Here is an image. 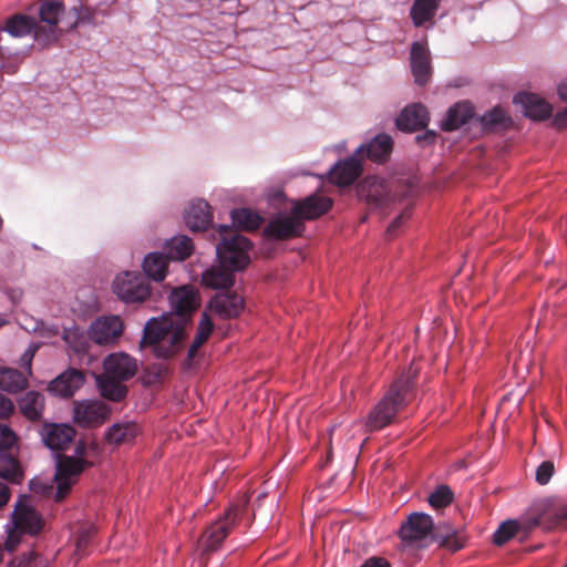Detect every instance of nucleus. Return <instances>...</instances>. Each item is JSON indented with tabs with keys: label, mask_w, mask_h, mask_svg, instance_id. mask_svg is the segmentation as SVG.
Instances as JSON below:
<instances>
[{
	"label": "nucleus",
	"mask_w": 567,
	"mask_h": 567,
	"mask_svg": "<svg viewBox=\"0 0 567 567\" xmlns=\"http://www.w3.org/2000/svg\"><path fill=\"white\" fill-rule=\"evenodd\" d=\"M422 367L413 362L409 370L396 378L384 396L369 412L364 420L368 432H375L390 425L398 413L414 398V379Z\"/></svg>",
	"instance_id": "1"
},
{
	"label": "nucleus",
	"mask_w": 567,
	"mask_h": 567,
	"mask_svg": "<svg viewBox=\"0 0 567 567\" xmlns=\"http://www.w3.org/2000/svg\"><path fill=\"white\" fill-rule=\"evenodd\" d=\"M185 338V320L174 322L172 318H152L144 327L140 347H152L156 358L171 359L179 352Z\"/></svg>",
	"instance_id": "2"
},
{
	"label": "nucleus",
	"mask_w": 567,
	"mask_h": 567,
	"mask_svg": "<svg viewBox=\"0 0 567 567\" xmlns=\"http://www.w3.org/2000/svg\"><path fill=\"white\" fill-rule=\"evenodd\" d=\"M217 231L220 241L216 246V254L220 265L235 271L245 269L250 261V240L227 225H220Z\"/></svg>",
	"instance_id": "3"
},
{
	"label": "nucleus",
	"mask_w": 567,
	"mask_h": 567,
	"mask_svg": "<svg viewBox=\"0 0 567 567\" xmlns=\"http://www.w3.org/2000/svg\"><path fill=\"white\" fill-rule=\"evenodd\" d=\"M13 529L9 532L4 548L13 551L21 542L23 535H38L44 525L41 515L33 508L32 499L28 495H21L16 503L12 513Z\"/></svg>",
	"instance_id": "4"
},
{
	"label": "nucleus",
	"mask_w": 567,
	"mask_h": 567,
	"mask_svg": "<svg viewBox=\"0 0 567 567\" xmlns=\"http://www.w3.org/2000/svg\"><path fill=\"white\" fill-rule=\"evenodd\" d=\"M84 450V444L80 443L75 449L79 456H68L64 454L56 456V472L54 475L56 488L53 494L55 502H62L70 494L72 486L78 482L83 471L92 466L91 462L80 457Z\"/></svg>",
	"instance_id": "5"
},
{
	"label": "nucleus",
	"mask_w": 567,
	"mask_h": 567,
	"mask_svg": "<svg viewBox=\"0 0 567 567\" xmlns=\"http://www.w3.org/2000/svg\"><path fill=\"white\" fill-rule=\"evenodd\" d=\"M247 504L248 499L230 504L225 513L205 529L200 538L205 553L215 551L220 547L247 511Z\"/></svg>",
	"instance_id": "6"
},
{
	"label": "nucleus",
	"mask_w": 567,
	"mask_h": 567,
	"mask_svg": "<svg viewBox=\"0 0 567 567\" xmlns=\"http://www.w3.org/2000/svg\"><path fill=\"white\" fill-rule=\"evenodd\" d=\"M18 437L6 424H0V477L20 484L24 477L18 460Z\"/></svg>",
	"instance_id": "7"
},
{
	"label": "nucleus",
	"mask_w": 567,
	"mask_h": 567,
	"mask_svg": "<svg viewBox=\"0 0 567 567\" xmlns=\"http://www.w3.org/2000/svg\"><path fill=\"white\" fill-rule=\"evenodd\" d=\"M113 291L125 302H142L150 297L151 285L145 275L126 271L115 278Z\"/></svg>",
	"instance_id": "8"
},
{
	"label": "nucleus",
	"mask_w": 567,
	"mask_h": 567,
	"mask_svg": "<svg viewBox=\"0 0 567 567\" xmlns=\"http://www.w3.org/2000/svg\"><path fill=\"white\" fill-rule=\"evenodd\" d=\"M396 536L401 542V548L414 550L423 547L425 540V513H410L401 523L396 530Z\"/></svg>",
	"instance_id": "9"
},
{
	"label": "nucleus",
	"mask_w": 567,
	"mask_h": 567,
	"mask_svg": "<svg viewBox=\"0 0 567 567\" xmlns=\"http://www.w3.org/2000/svg\"><path fill=\"white\" fill-rule=\"evenodd\" d=\"M172 312L162 318H172L174 322L185 320V328L190 322L193 312L198 307V300L194 289L189 287H181L174 290L169 296Z\"/></svg>",
	"instance_id": "10"
},
{
	"label": "nucleus",
	"mask_w": 567,
	"mask_h": 567,
	"mask_svg": "<svg viewBox=\"0 0 567 567\" xmlns=\"http://www.w3.org/2000/svg\"><path fill=\"white\" fill-rule=\"evenodd\" d=\"M110 412L109 406L102 401H75L73 419L80 426L94 427L101 425L109 417Z\"/></svg>",
	"instance_id": "11"
},
{
	"label": "nucleus",
	"mask_w": 567,
	"mask_h": 567,
	"mask_svg": "<svg viewBox=\"0 0 567 567\" xmlns=\"http://www.w3.org/2000/svg\"><path fill=\"white\" fill-rule=\"evenodd\" d=\"M427 543H435L437 547L445 548L452 553L464 547L463 537L447 523L434 524L433 518L427 515Z\"/></svg>",
	"instance_id": "12"
},
{
	"label": "nucleus",
	"mask_w": 567,
	"mask_h": 567,
	"mask_svg": "<svg viewBox=\"0 0 567 567\" xmlns=\"http://www.w3.org/2000/svg\"><path fill=\"white\" fill-rule=\"evenodd\" d=\"M123 322L118 316H109L96 319L89 329L93 342L101 346L112 344L123 333Z\"/></svg>",
	"instance_id": "13"
},
{
	"label": "nucleus",
	"mask_w": 567,
	"mask_h": 567,
	"mask_svg": "<svg viewBox=\"0 0 567 567\" xmlns=\"http://www.w3.org/2000/svg\"><path fill=\"white\" fill-rule=\"evenodd\" d=\"M303 230V223L291 209L289 215L279 216L270 220L265 228V234L274 239L286 240L300 236Z\"/></svg>",
	"instance_id": "14"
},
{
	"label": "nucleus",
	"mask_w": 567,
	"mask_h": 567,
	"mask_svg": "<svg viewBox=\"0 0 567 567\" xmlns=\"http://www.w3.org/2000/svg\"><path fill=\"white\" fill-rule=\"evenodd\" d=\"M209 311L220 319H234L239 317L245 308V301L236 292L221 291L216 293L208 305Z\"/></svg>",
	"instance_id": "15"
},
{
	"label": "nucleus",
	"mask_w": 567,
	"mask_h": 567,
	"mask_svg": "<svg viewBox=\"0 0 567 567\" xmlns=\"http://www.w3.org/2000/svg\"><path fill=\"white\" fill-rule=\"evenodd\" d=\"M393 138L385 133L378 134L367 144H362L355 152L361 158H368L371 162L383 164L389 161L393 151Z\"/></svg>",
	"instance_id": "16"
},
{
	"label": "nucleus",
	"mask_w": 567,
	"mask_h": 567,
	"mask_svg": "<svg viewBox=\"0 0 567 567\" xmlns=\"http://www.w3.org/2000/svg\"><path fill=\"white\" fill-rule=\"evenodd\" d=\"M332 205L333 202L330 197L312 194L296 202L292 209L303 223L305 219H316L324 215L331 209Z\"/></svg>",
	"instance_id": "17"
},
{
	"label": "nucleus",
	"mask_w": 567,
	"mask_h": 567,
	"mask_svg": "<svg viewBox=\"0 0 567 567\" xmlns=\"http://www.w3.org/2000/svg\"><path fill=\"white\" fill-rule=\"evenodd\" d=\"M104 374L112 379L127 381L137 372L136 360L126 353H112L104 360Z\"/></svg>",
	"instance_id": "18"
},
{
	"label": "nucleus",
	"mask_w": 567,
	"mask_h": 567,
	"mask_svg": "<svg viewBox=\"0 0 567 567\" xmlns=\"http://www.w3.org/2000/svg\"><path fill=\"white\" fill-rule=\"evenodd\" d=\"M514 103L520 105L523 114L535 121L550 117L553 107L543 97L535 93L519 92L514 96Z\"/></svg>",
	"instance_id": "19"
},
{
	"label": "nucleus",
	"mask_w": 567,
	"mask_h": 567,
	"mask_svg": "<svg viewBox=\"0 0 567 567\" xmlns=\"http://www.w3.org/2000/svg\"><path fill=\"white\" fill-rule=\"evenodd\" d=\"M184 220L192 231H204L213 224V212L210 205L204 199H196L189 203L185 209Z\"/></svg>",
	"instance_id": "20"
},
{
	"label": "nucleus",
	"mask_w": 567,
	"mask_h": 567,
	"mask_svg": "<svg viewBox=\"0 0 567 567\" xmlns=\"http://www.w3.org/2000/svg\"><path fill=\"white\" fill-rule=\"evenodd\" d=\"M84 381V373L71 368L52 380L48 390L54 395L71 398L83 385Z\"/></svg>",
	"instance_id": "21"
},
{
	"label": "nucleus",
	"mask_w": 567,
	"mask_h": 567,
	"mask_svg": "<svg viewBox=\"0 0 567 567\" xmlns=\"http://www.w3.org/2000/svg\"><path fill=\"white\" fill-rule=\"evenodd\" d=\"M360 196L373 207H384L391 198L388 183L379 177H367L360 186Z\"/></svg>",
	"instance_id": "22"
},
{
	"label": "nucleus",
	"mask_w": 567,
	"mask_h": 567,
	"mask_svg": "<svg viewBox=\"0 0 567 567\" xmlns=\"http://www.w3.org/2000/svg\"><path fill=\"white\" fill-rule=\"evenodd\" d=\"M41 435L48 447L62 451L72 443L75 430L68 424H45L42 427Z\"/></svg>",
	"instance_id": "23"
},
{
	"label": "nucleus",
	"mask_w": 567,
	"mask_h": 567,
	"mask_svg": "<svg viewBox=\"0 0 567 567\" xmlns=\"http://www.w3.org/2000/svg\"><path fill=\"white\" fill-rule=\"evenodd\" d=\"M361 173L360 161L351 156L334 164L329 172V181L338 186H349L357 181Z\"/></svg>",
	"instance_id": "24"
},
{
	"label": "nucleus",
	"mask_w": 567,
	"mask_h": 567,
	"mask_svg": "<svg viewBox=\"0 0 567 567\" xmlns=\"http://www.w3.org/2000/svg\"><path fill=\"white\" fill-rule=\"evenodd\" d=\"M396 127L403 132H415L425 127V109L421 103L405 106L395 120Z\"/></svg>",
	"instance_id": "25"
},
{
	"label": "nucleus",
	"mask_w": 567,
	"mask_h": 567,
	"mask_svg": "<svg viewBox=\"0 0 567 567\" xmlns=\"http://www.w3.org/2000/svg\"><path fill=\"white\" fill-rule=\"evenodd\" d=\"M540 524V519L534 518L528 523V526H525L524 523L517 519H509L503 522L498 528L495 530L493 535L494 544L501 546L506 544L508 540L515 537H523L527 534V532L537 525Z\"/></svg>",
	"instance_id": "26"
},
{
	"label": "nucleus",
	"mask_w": 567,
	"mask_h": 567,
	"mask_svg": "<svg viewBox=\"0 0 567 567\" xmlns=\"http://www.w3.org/2000/svg\"><path fill=\"white\" fill-rule=\"evenodd\" d=\"M474 117V107L470 102H457L451 106L442 122L441 128L445 132L458 130Z\"/></svg>",
	"instance_id": "27"
},
{
	"label": "nucleus",
	"mask_w": 567,
	"mask_h": 567,
	"mask_svg": "<svg viewBox=\"0 0 567 567\" xmlns=\"http://www.w3.org/2000/svg\"><path fill=\"white\" fill-rule=\"evenodd\" d=\"M29 385L28 377L23 371L14 368L0 367V389L9 393H18Z\"/></svg>",
	"instance_id": "28"
},
{
	"label": "nucleus",
	"mask_w": 567,
	"mask_h": 567,
	"mask_svg": "<svg viewBox=\"0 0 567 567\" xmlns=\"http://www.w3.org/2000/svg\"><path fill=\"white\" fill-rule=\"evenodd\" d=\"M234 271L220 265L218 268L206 270L202 281L206 287L213 289H229L235 282Z\"/></svg>",
	"instance_id": "29"
},
{
	"label": "nucleus",
	"mask_w": 567,
	"mask_h": 567,
	"mask_svg": "<svg viewBox=\"0 0 567 567\" xmlns=\"http://www.w3.org/2000/svg\"><path fill=\"white\" fill-rule=\"evenodd\" d=\"M484 131L493 132L497 130H507L512 125V118L501 106H495L480 117Z\"/></svg>",
	"instance_id": "30"
},
{
	"label": "nucleus",
	"mask_w": 567,
	"mask_h": 567,
	"mask_svg": "<svg viewBox=\"0 0 567 567\" xmlns=\"http://www.w3.org/2000/svg\"><path fill=\"white\" fill-rule=\"evenodd\" d=\"M167 255L152 252L144 258L143 270L147 278L161 281L165 278L168 265Z\"/></svg>",
	"instance_id": "31"
},
{
	"label": "nucleus",
	"mask_w": 567,
	"mask_h": 567,
	"mask_svg": "<svg viewBox=\"0 0 567 567\" xmlns=\"http://www.w3.org/2000/svg\"><path fill=\"white\" fill-rule=\"evenodd\" d=\"M410 65L415 83L420 86L425 85V44L422 41L412 44Z\"/></svg>",
	"instance_id": "32"
},
{
	"label": "nucleus",
	"mask_w": 567,
	"mask_h": 567,
	"mask_svg": "<svg viewBox=\"0 0 567 567\" xmlns=\"http://www.w3.org/2000/svg\"><path fill=\"white\" fill-rule=\"evenodd\" d=\"M19 405L22 414L27 419L38 421L41 419L44 410V396L40 392H27L20 400Z\"/></svg>",
	"instance_id": "33"
},
{
	"label": "nucleus",
	"mask_w": 567,
	"mask_h": 567,
	"mask_svg": "<svg viewBox=\"0 0 567 567\" xmlns=\"http://www.w3.org/2000/svg\"><path fill=\"white\" fill-rule=\"evenodd\" d=\"M214 330V323L210 316L204 312L198 323L196 336L187 352V362L190 363L197 355L198 349L208 340Z\"/></svg>",
	"instance_id": "34"
},
{
	"label": "nucleus",
	"mask_w": 567,
	"mask_h": 567,
	"mask_svg": "<svg viewBox=\"0 0 567 567\" xmlns=\"http://www.w3.org/2000/svg\"><path fill=\"white\" fill-rule=\"evenodd\" d=\"M38 23L34 18L25 14H14L7 20L6 31L12 37L22 38L37 30Z\"/></svg>",
	"instance_id": "35"
},
{
	"label": "nucleus",
	"mask_w": 567,
	"mask_h": 567,
	"mask_svg": "<svg viewBox=\"0 0 567 567\" xmlns=\"http://www.w3.org/2000/svg\"><path fill=\"white\" fill-rule=\"evenodd\" d=\"M166 255L172 260H185L194 249L193 241L189 237L181 235L169 239L166 245Z\"/></svg>",
	"instance_id": "36"
},
{
	"label": "nucleus",
	"mask_w": 567,
	"mask_h": 567,
	"mask_svg": "<svg viewBox=\"0 0 567 567\" xmlns=\"http://www.w3.org/2000/svg\"><path fill=\"white\" fill-rule=\"evenodd\" d=\"M454 502V492L447 484H437L427 493V505L434 511H443Z\"/></svg>",
	"instance_id": "37"
},
{
	"label": "nucleus",
	"mask_w": 567,
	"mask_h": 567,
	"mask_svg": "<svg viewBox=\"0 0 567 567\" xmlns=\"http://www.w3.org/2000/svg\"><path fill=\"white\" fill-rule=\"evenodd\" d=\"M137 433L136 424L134 423H116L113 424L105 434V440L110 444L120 445L132 441Z\"/></svg>",
	"instance_id": "38"
},
{
	"label": "nucleus",
	"mask_w": 567,
	"mask_h": 567,
	"mask_svg": "<svg viewBox=\"0 0 567 567\" xmlns=\"http://www.w3.org/2000/svg\"><path fill=\"white\" fill-rule=\"evenodd\" d=\"M233 224L243 230H256L262 223V217L249 208L233 209Z\"/></svg>",
	"instance_id": "39"
},
{
	"label": "nucleus",
	"mask_w": 567,
	"mask_h": 567,
	"mask_svg": "<svg viewBox=\"0 0 567 567\" xmlns=\"http://www.w3.org/2000/svg\"><path fill=\"white\" fill-rule=\"evenodd\" d=\"M122 380L112 379L103 374L100 379V390L104 398L118 402L126 396L127 389Z\"/></svg>",
	"instance_id": "40"
},
{
	"label": "nucleus",
	"mask_w": 567,
	"mask_h": 567,
	"mask_svg": "<svg viewBox=\"0 0 567 567\" xmlns=\"http://www.w3.org/2000/svg\"><path fill=\"white\" fill-rule=\"evenodd\" d=\"M64 12L65 7L61 0H44L39 10L41 21L50 25H56Z\"/></svg>",
	"instance_id": "41"
},
{
	"label": "nucleus",
	"mask_w": 567,
	"mask_h": 567,
	"mask_svg": "<svg viewBox=\"0 0 567 567\" xmlns=\"http://www.w3.org/2000/svg\"><path fill=\"white\" fill-rule=\"evenodd\" d=\"M95 535V529L93 527L83 528L78 533L76 540H75V547H76V554L80 557H83L86 555L85 550L91 544L93 537Z\"/></svg>",
	"instance_id": "42"
},
{
	"label": "nucleus",
	"mask_w": 567,
	"mask_h": 567,
	"mask_svg": "<svg viewBox=\"0 0 567 567\" xmlns=\"http://www.w3.org/2000/svg\"><path fill=\"white\" fill-rule=\"evenodd\" d=\"M9 567H44L43 559L34 551L23 554L21 557L13 559Z\"/></svg>",
	"instance_id": "43"
},
{
	"label": "nucleus",
	"mask_w": 567,
	"mask_h": 567,
	"mask_svg": "<svg viewBox=\"0 0 567 567\" xmlns=\"http://www.w3.org/2000/svg\"><path fill=\"white\" fill-rule=\"evenodd\" d=\"M555 473V465L551 461H543L536 468L535 481L539 485H546Z\"/></svg>",
	"instance_id": "44"
},
{
	"label": "nucleus",
	"mask_w": 567,
	"mask_h": 567,
	"mask_svg": "<svg viewBox=\"0 0 567 567\" xmlns=\"http://www.w3.org/2000/svg\"><path fill=\"white\" fill-rule=\"evenodd\" d=\"M548 516L551 519L549 527L567 528V504L554 508Z\"/></svg>",
	"instance_id": "45"
},
{
	"label": "nucleus",
	"mask_w": 567,
	"mask_h": 567,
	"mask_svg": "<svg viewBox=\"0 0 567 567\" xmlns=\"http://www.w3.org/2000/svg\"><path fill=\"white\" fill-rule=\"evenodd\" d=\"M411 18L416 27L425 23V0H415L411 9Z\"/></svg>",
	"instance_id": "46"
},
{
	"label": "nucleus",
	"mask_w": 567,
	"mask_h": 567,
	"mask_svg": "<svg viewBox=\"0 0 567 567\" xmlns=\"http://www.w3.org/2000/svg\"><path fill=\"white\" fill-rule=\"evenodd\" d=\"M14 411L13 402L4 394L0 393V419L9 417Z\"/></svg>",
	"instance_id": "47"
},
{
	"label": "nucleus",
	"mask_w": 567,
	"mask_h": 567,
	"mask_svg": "<svg viewBox=\"0 0 567 567\" xmlns=\"http://www.w3.org/2000/svg\"><path fill=\"white\" fill-rule=\"evenodd\" d=\"M360 567H391V564L384 557L372 556L364 560V563Z\"/></svg>",
	"instance_id": "48"
},
{
	"label": "nucleus",
	"mask_w": 567,
	"mask_h": 567,
	"mask_svg": "<svg viewBox=\"0 0 567 567\" xmlns=\"http://www.w3.org/2000/svg\"><path fill=\"white\" fill-rule=\"evenodd\" d=\"M33 357H34V351L30 350V349L27 350L21 357V364L24 368L23 372L27 374V377L31 375V373H32L31 364H32Z\"/></svg>",
	"instance_id": "49"
},
{
	"label": "nucleus",
	"mask_w": 567,
	"mask_h": 567,
	"mask_svg": "<svg viewBox=\"0 0 567 567\" xmlns=\"http://www.w3.org/2000/svg\"><path fill=\"white\" fill-rule=\"evenodd\" d=\"M409 216L408 212H404L402 215L398 216L388 227L386 236L392 238L395 234V230L401 226L404 218Z\"/></svg>",
	"instance_id": "50"
},
{
	"label": "nucleus",
	"mask_w": 567,
	"mask_h": 567,
	"mask_svg": "<svg viewBox=\"0 0 567 567\" xmlns=\"http://www.w3.org/2000/svg\"><path fill=\"white\" fill-rule=\"evenodd\" d=\"M409 216L408 212H404L402 215L398 216L388 227L386 236L392 238L395 234V230L401 226L404 218Z\"/></svg>",
	"instance_id": "51"
},
{
	"label": "nucleus",
	"mask_w": 567,
	"mask_h": 567,
	"mask_svg": "<svg viewBox=\"0 0 567 567\" xmlns=\"http://www.w3.org/2000/svg\"><path fill=\"white\" fill-rule=\"evenodd\" d=\"M553 124L557 127V128H566L567 127V109H565L564 111L561 112H558L554 118H553Z\"/></svg>",
	"instance_id": "52"
},
{
	"label": "nucleus",
	"mask_w": 567,
	"mask_h": 567,
	"mask_svg": "<svg viewBox=\"0 0 567 567\" xmlns=\"http://www.w3.org/2000/svg\"><path fill=\"white\" fill-rule=\"evenodd\" d=\"M441 0H427V24H432V19L440 6ZM430 25H427L429 28Z\"/></svg>",
	"instance_id": "53"
},
{
	"label": "nucleus",
	"mask_w": 567,
	"mask_h": 567,
	"mask_svg": "<svg viewBox=\"0 0 567 567\" xmlns=\"http://www.w3.org/2000/svg\"><path fill=\"white\" fill-rule=\"evenodd\" d=\"M10 499V488L3 482H0V508L3 507Z\"/></svg>",
	"instance_id": "54"
},
{
	"label": "nucleus",
	"mask_w": 567,
	"mask_h": 567,
	"mask_svg": "<svg viewBox=\"0 0 567 567\" xmlns=\"http://www.w3.org/2000/svg\"><path fill=\"white\" fill-rule=\"evenodd\" d=\"M558 95L561 100L567 101V78L559 83Z\"/></svg>",
	"instance_id": "55"
},
{
	"label": "nucleus",
	"mask_w": 567,
	"mask_h": 567,
	"mask_svg": "<svg viewBox=\"0 0 567 567\" xmlns=\"http://www.w3.org/2000/svg\"><path fill=\"white\" fill-rule=\"evenodd\" d=\"M426 134H427V140L430 137H434L435 136V133L433 131H430V130L426 131Z\"/></svg>",
	"instance_id": "56"
},
{
	"label": "nucleus",
	"mask_w": 567,
	"mask_h": 567,
	"mask_svg": "<svg viewBox=\"0 0 567 567\" xmlns=\"http://www.w3.org/2000/svg\"><path fill=\"white\" fill-rule=\"evenodd\" d=\"M422 138H425V135H417V136H416V140H417V141H421Z\"/></svg>",
	"instance_id": "57"
},
{
	"label": "nucleus",
	"mask_w": 567,
	"mask_h": 567,
	"mask_svg": "<svg viewBox=\"0 0 567 567\" xmlns=\"http://www.w3.org/2000/svg\"><path fill=\"white\" fill-rule=\"evenodd\" d=\"M426 70H427V72L430 71V66L429 65L426 66Z\"/></svg>",
	"instance_id": "58"
}]
</instances>
